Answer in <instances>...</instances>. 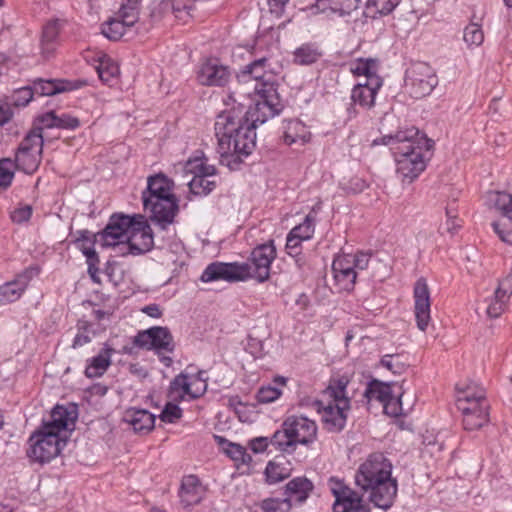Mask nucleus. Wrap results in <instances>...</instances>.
<instances>
[{"mask_svg": "<svg viewBox=\"0 0 512 512\" xmlns=\"http://www.w3.org/2000/svg\"><path fill=\"white\" fill-rule=\"evenodd\" d=\"M127 27L118 17L111 18L102 24V33L110 40L117 41L125 34Z\"/></svg>", "mask_w": 512, "mask_h": 512, "instance_id": "nucleus-44", "label": "nucleus"}, {"mask_svg": "<svg viewBox=\"0 0 512 512\" xmlns=\"http://www.w3.org/2000/svg\"><path fill=\"white\" fill-rule=\"evenodd\" d=\"M138 215L112 214L106 227L100 232V245L102 247H116L120 254V247L126 244L124 240H127V234H131L133 227H135Z\"/></svg>", "mask_w": 512, "mask_h": 512, "instance_id": "nucleus-6", "label": "nucleus"}, {"mask_svg": "<svg viewBox=\"0 0 512 512\" xmlns=\"http://www.w3.org/2000/svg\"><path fill=\"white\" fill-rule=\"evenodd\" d=\"M143 207L150 214V220L162 229L173 223L179 210L176 196L154 199L151 203L143 202Z\"/></svg>", "mask_w": 512, "mask_h": 512, "instance_id": "nucleus-14", "label": "nucleus"}, {"mask_svg": "<svg viewBox=\"0 0 512 512\" xmlns=\"http://www.w3.org/2000/svg\"><path fill=\"white\" fill-rule=\"evenodd\" d=\"M41 155L42 153L24 152L17 150L14 166L26 174H32L39 167L41 162Z\"/></svg>", "mask_w": 512, "mask_h": 512, "instance_id": "nucleus-35", "label": "nucleus"}, {"mask_svg": "<svg viewBox=\"0 0 512 512\" xmlns=\"http://www.w3.org/2000/svg\"><path fill=\"white\" fill-rule=\"evenodd\" d=\"M56 113L55 111H48L36 117L32 128H40V134L43 129L55 128Z\"/></svg>", "mask_w": 512, "mask_h": 512, "instance_id": "nucleus-59", "label": "nucleus"}, {"mask_svg": "<svg viewBox=\"0 0 512 512\" xmlns=\"http://www.w3.org/2000/svg\"><path fill=\"white\" fill-rule=\"evenodd\" d=\"M190 386H193L190 378L181 373L170 382L169 396L174 400L177 398L183 399L187 394H191Z\"/></svg>", "mask_w": 512, "mask_h": 512, "instance_id": "nucleus-38", "label": "nucleus"}, {"mask_svg": "<svg viewBox=\"0 0 512 512\" xmlns=\"http://www.w3.org/2000/svg\"><path fill=\"white\" fill-rule=\"evenodd\" d=\"M494 196L495 207L501 211L503 216L512 221V194L496 192Z\"/></svg>", "mask_w": 512, "mask_h": 512, "instance_id": "nucleus-53", "label": "nucleus"}, {"mask_svg": "<svg viewBox=\"0 0 512 512\" xmlns=\"http://www.w3.org/2000/svg\"><path fill=\"white\" fill-rule=\"evenodd\" d=\"M380 363L383 367L387 368L394 374H401L408 367L407 364L400 361L399 355H390V354L384 355L381 358Z\"/></svg>", "mask_w": 512, "mask_h": 512, "instance_id": "nucleus-56", "label": "nucleus"}, {"mask_svg": "<svg viewBox=\"0 0 512 512\" xmlns=\"http://www.w3.org/2000/svg\"><path fill=\"white\" fill-rule=\"evenodd\" d=\"M35 96L32 84L22 87L14 92L13 103L15 106H26Z\"/></svg>", "mask_w": 512, "mask_h": 512, "instance_id": "nucleus-58", "label": "nucleus"}, {"mask_svg": "<svg viewBox=\"0 0 512 512\" xmlns=\"http://www.w3.org/2000/svg\"><path fill=\"white\" fill-rule=\"evenodd\" d=\"M351 72L355 76H365L366 80L364 82H369L374 77H379L377 75V62L374 59H358L352 66Z\"/></svg>", "mask_w": 512, "mask_h": 512, "instance_id": "nucleus-39", "label": "nucleus"}, {"mask_svg": "<svg viewBox=\"0 0 512 512\" xmlns=\"http://www.w3.org/2000/svg\"><path fill=\"white\" fill-rule=\"evenodd\" d=\"M231 77L227 66L222 65L217 59H209L202 64L198 72V80L205 86H225Z\"/></svg>", "mask_w": 512, "mask_h": 512, "instance_id": "nucleus-18", "label": "nucleus"}, {"mask_svg": "<svg viewBox=\"0 0 512 512\" xmlns=\"http://www.w3.org/2000/svg\"><path fill=\"white\" fill-rule=\"evenodd\" d=\"M155 415L146 409L131 407L123 415V422L137 434H147L155 426Z\"/></svg>", "mask_w": 512, "mask_h": 512, "instance_id": "nucleus-24", "label": "nucleus"}, {"mask_svg": "<svg viewBox=\"0 0 512 512\" xmlns=\"http://www.w3.org/2000/svg\"><path fill=\"white\" fill-rule=\"evenodd\" d=\"M267 67L268 59L266 57L256 59L244 67V69L238 75V79L239 81L244 82H254V87L256 84H260L262 82H270L269 80L265 79L267 74Z\"/></svg>", "mask_w": 512, "mask_h": 512, "instance_id": "nucleus-27", "label": "nucleus"}, {"mask_svg": "<svg viewBox=\"0 0 512 512\" xmlns=\"http://www.w3.org/2000/svg\"><path fill=\"white\" fill-rule=\"evenodd\" d=\"M286 423L295 440V446L299 444L310 446L317 440L318 426L315 421L303 415H291L286 418Z\"/></svg>", "mask_w": 512, "mask_h": 512, "instance_id": "nucleus-16", "label": "nucleus"}, {"mask_svg": "<svg viewBox=\"0 0 512 512\" xmlns=\"http://www.w3.org/2000/svg\"><path fill=\"white\" fill-rule=\"evenodd\" d=\"M97 73H98L100 80L103 83L109 84L117 75L118 67L113 64L110 65V64L101 62L100 65L97 67Z\"/></svg>", "mask_w": 512, "mask_h": 512, "instance_id": "nucleus-64", "label": "nucleus"}, {"mask_svg": "<svg viewBox=\"0 0 512 512\" xmlns=\"http://www.w3.org/2000/svg\"><path fill=\"white\" fill-rule=\"evenodd\" d=\"M384 412L392 417H398L402 414V402L401 395L395 397L393 393L391 397L387 399L383 404Z\"/></svg>", "mask_w": 512, "mask_h": 512, "instance_id": "nucleus-62", "label": "nucleus"}, {"mask_svg": "<svg viewBox=\"0 0 512 512\" xmlns=\"http://www.w3.org/2000/svg\"><path fill=\"white\" fill-rule=\"evenodd\" d=\"M63 24L64 21L52 19L42 27L40 49L44 58L49 59L55 54L61 42L60 32L63 28Z\"/></svg>", "mask_w": 512, "mask_h": 512, "instance_id": "nucleus-20", "label": "nucleus"}, {"mask_svg": "<svg viewBox=\"0 0 512 512\" xmlns=\"http://www.w3.org/2000/svg\"><path fill=\"white\" fill-rule=\"evenodd\" d=\"M414 298V313L417 327L421 331H426L430 320V291L427 281L424 277H420L414 284L413 289Z\"/></svg>", "mask_w": 512, "mask_h": 512, "instance_id": "nucleus-15", "label": "nucleus"}, {"mask_svg": "<svg viewBox=\"0 0 512 512\" xmlns=\"http://www.w3.org/2000/svg\"><path fill=\"white\" fill-rule=\"evenodd\" d=\"M433 146V140L419 134L393 148L396 173L403 182H413L425 170Z\"/></svg>", "mask_w": 512, "mask_h": 512, "instance_id": "nucleus-4", "label": "nucleus"}, {"mask_svg": "<svg viewBox=\"0 0 512 512\" xmlns=\"http://www.w3.org/2000/svg\"><path fill=\"white\" fill-rule=\"evenodd\" d=\"M437 83V76L427 63H414L406 71L405 85L414 98L418 99L429 95Z\"/></svg>", "mask_w": 512, "mask_h": 512, "instance_id": "nucleus-8", "label": "nucleus"}, {"mask_svg": "<svg viewBox=\"0 0 512 512\" xmlns=\"http://www.w3.org/2000/svg\"><path fill=\"white\" fill-rule=\"evenodd\" d=\"M463 415V426L465 430L473 431L483 427L488 422V412L467 413Z\"/></svg>", "mask_w": 512, "mask_h": 512, "instance_id": "nucleus-48", "label": "nucleus"}, {"mask_svg": "<svg viewBox=\"0 0 512 512\" xmlns=\"http://www.w3.org/2000/svg\"><path fill=\"white\" fill-rule=\"evenodd\" d=\"M348 384L349 380L345 376L337 379L333 378L330 380L325 392L333 399L334 403H340L346 407L351 406L350 397L346 391Z\"/></svg>", "mask_w": 512, "mask_h": 512, "instance_id": "nucleus-32", "label": "nucleus"}, {"mask_svg": "<svg viewBox=\"0 0 512 512\" xmlns=\"http://www.w3.org/2000/svg\"><path fill=\"white\" fill-rule=\"evenodd\" d=\"M173 187L174 182L163 173L149 176L147 187L142 192V201L151 203L154 199L161 200L165 197H175L172 193Z\"/></svg>", "mask_w": 512, "mask_h": 512, "instance_id": "nucleus-21", "label": "nucleus"}, {"mask_svg": "<svg viewBox=\"0 0 512 512\" xmlns=\"http://www.w3.org/2000/svg\"><path fill=\"white\" fill-rule=\"evenodd\" d=\"M221 441L226 443L223 447L225 454L236 463L250 464L252 462V456L247 453L246 448L240 444L229 442L221 437H218Z\"/></svg>", "mask_w": 512, "mask_h": 512, "instance_id": "nucleus-41", "label": "nucleus"}, {"mask_svg": "<svg viewBox=\"0 0 512 512\" xmlns=\"http://www.w3.org/2000/svg\"><path fill=\"white\" fill-rule=\"evenodd\" d=\"M392 464L383 453L375 452L360 464L355 483L365 492L375 507L389 509L397 496V480L392 478Z\"/></svg>", "mask_w": 512, "mask_h": 512, "instance_id": "nucleus-1", "label": "nucleus"}, {"mask_svg": "<svg viewBox=\"0 0 512 512\" xmlns=\"http://www.w3.org/2000/svg\"><path fill=\"white\" fill-rule=\"evenodd\" d=\"M315 221V216L309 213L306 215L304 221L291 229L288 234L302 242L309 240L313 237L315 231Z\"/></svg>", "mask_w": 512, "mask_h": 512, "instance_id": "nucleus-42", "label": "nucleus"}, {"mask_svg": "<svg viewBox=\"0 0 512 512\" xmlns=\"http://www.w3.org/2000/svg\"><path fill=\"white\" fill-rule=\"evenodd\" d=\"M191 166L190 170L194 173V176L209 177L216 173V168L213 165L205 163L203 160H195L189 162Z\"/></svg>", "mask_w": 512, "mask_h": 512, "instance_id": "nucleus-60", "label": "nucleus"}, {"mask_svg": "<svg viewBox=\"0 0 512 512\" xmlns=\"http://www.w3.org/2000/svg\"><path fill=\"white\" fill-rule=\"evenodd\" d=\"M32 213L31 205H19L10 212V219L15 224H23L30 220Z\"/></svg>", "mask_w": 512, "mask_h": 512, "instance_id": "nucleus-57", "label": "nucleus"}, {"mask_svg": "<svg viewBox=\"0 0 512 512\" xmlns=\"http://www.w3.org/2000/svg\"><path fill=\"white\" fill-rule=\"evenodd\" d=\"M333 276L340 290L349 292L354 289L357 279V272L354 268L334 273Z\"/></svg>", "mask_w": 512, "mask_h": 512, "instance_id": "nucleus-47", "label": "nucleus"}, {"mask_svg": "<svg viewBox=\"0 0 512 512\" xmlns=\"http://www.w3.org/2000/svg\"><path fill=\"white\" fill-rule=\"evenodd\" d=\"M314 490V484L305 476L291 479L284 487L283 496L293 505H302L310 497Z\"/></svg>", "mask_w": 512, "mask_h": 512, "instance_id": "nucleus-22", "label": "nucleus"}, {"mask_svg": "<svg viewBox=\"0 0 512 512\" xmlns=\"http://www.w3.org/2000/svg\"><path fill=\"white\" fill-rule=\"evenodd\" d=\"M133 344L146 350H154L158 355L161 351L172 353L175 349L174 338L167 327L154 326L139 331L133 339Z\"/></svg>", "mask_w": 512, "mask_h": 512, "instance_id": "nucleus-9", "label": "nucleus"}, {"mask_svg": "<svg viewBox=\"0 0 512 512\" xmlns=\"http://www.w3.org/2000/svg\"><path fill=\"white\" fill-rule=\"evenodd\" d=\"M80 126V120L77 117L71 116L68 113L56 114L55 128L75 130Z\"/></svg>", "mask_w": 512, "mask_h": 512, "instance_id": "nucleus-61", "label": "nucleus"}, {"mask_svg": "<svg viewBox=\"0 0 512 512\" xmlns=\"http://www.w3.org/2000/svg\"><path fill=\"white\" fill-rule=\"evenodd\" d=\"M313 408L322 414L324 428L331 433H340L344 430L347 421V413L351 406L346 407L340 403L324 405L320 400H314Z\"/></svg>", "mask_w": 512, "mask_h": 512, "instance_id": "nucleus-13", "label": "nucleus"}, {"mask_svg": "<svg viewBox=\"0 0 512 512\" xmlns=\"http://www.w3.org/2000/svg\"><path fill=\"white\" fill-rule=\"evenodd\" d=\"M43 142V135L40 134V128H32L23 138L17 150L42 153Z\"/></svg>", "mask_w": 512, "mask_h": 512, "instance_id": "nucleus-37", "label": "nucleus"}, {"mask_svg": "<svg viewBox=\"0 0 512 512\" xmlns=\"http://www.w3.org/2000/svg\"><path fill=\"white\" fill-rule=\"evenodd\" d=\"M456 405L462 414L478 413V411L488 412V403L486 398L483 399V401L472 399L469 402H465L463 399H456Z\"/></svg>", "mask_w": 512, "mask_h": 512, "instance_id": "nucleus-51", "label": "nucleus"}, {"mask_svg": "<svg viewBox=\"0 0 512 512\" xmlns=\"http://www.w3.org/2000/svg\"><path fill=\"white\" fill-rule=\"evenodd\" d=\"M402 0H367L364 14L366 17L377 19L391 14Z\"/></svg>", "mask_w": 512, "mask_h": 512, "instance_id": "nucleus-30", "label": "nucleus"}, {"mask_svg": "<svg viewBox=\"0 0 512 512\" xmlns=\"http://www.w3.org/2000/svg\"><path fill=\"white\" fill-rule=\"evenodd\" d=\"M419 135V130L415 128L407 129L405 131H398L394 135H384L379 139H375L373 141L374 145H387L390 146L391 151L393 152V148L395 146H400V144L410 140Z\"/></svg>", "mask_w": 512, "mask_h": 512, "instance_id": "nucleus-36", "label": "nucleus"}, {"mask_svg": "<svg viewBox=\"0 0 512 512\" xmlns=\"http://www.w3.org/2000/svg\"><path fill=\"white\" fill-rule=\"evenodd\" d=\"M463 39L470 46H479L484 40V34L481 27L476 23L469 24L464 29Z\"/></svg>", "mask_w": 512, "mask_h": 512, "instance_id": "nucleus-54", "label": "nucleus"}, {"mask_svg": "<svg viewBox=\"0 0 512 512\" xmlns=\"http://www.w3.org/2000/svg\"><path fill=\"white\" fill-rule=\"evenodd\" d=\"M276 258L274 240L257 245L251 252L247 262L240 263L248 268L245 276L247 279H255L259 283L267 281L270 277L271 264Z\"/></svg>", "mask_w": 512, "mask_h": 512, "instance_id": "nucleus-7", "label": "nucleus"}, {"mask_svg": "<svg viewBox=\"0 0 512 512\" xmlns=\"http://www.w3.org/2000/svg\"><path fill=\"white\" fill-rule=\"evenodd\" d=\"M114 353V349L108 344H105L100 352L87 360L85 368V376L88 378L101 377L107 371L111 365V356Z\"/></svg>", "mask_w": 512, "mask_h": 512, "instance_id": "nucleus-25", "label": "nucleus"}, {"mask_svg": "<svg viewBox=\"0 0 512 512\" xmlns=\"http://www.w3.org/2000/svg\"><path fill=\"white\" fill-rule=\"evenodd\" d=\"M188 185L190 192L197 196H206L216 188L215 181L201 176H193Z\"/></svg>", "mask_w": 512, "mask_h": 512, "instance_id": "nucleus-43", "label": "nucleus"}, {"mask_svg": "<svg viewBox=\"0 0 512 512\" xmlns=\"http://www.w3.org/2000/svg\"><path fill=\"white\" fill-rule=\"evenodd\" d=\"M248 268L239 262H212L203 271L200 279L202 282L223 280L226 282L245 281Z\"/></svg>", "mask_w": 512, "mask_h": 512, "instance_id": "nucleus-12", "label": "nucleus"}, {"mask_svg": "<svg viewBox=\"0 0 512 512\" xmlns=\"http://www.w3.org/2000/svg\"><path fill=\"white\" fill-rule=\"evenodd\" d=\"M329 483L335 497L333 512H370V508L363 504L362 496L342 480L331 478Z\"/></svg>", "mask_w": 512, "mask_h": 512, "instance_id": "nucleus-11", "label": "nucleus"}, {"mask_svg": "<svg viewBox=\"0 0 512 512\" xmlns=\"http://www.w3.org/2000/svg\"><path fill=\"white\" fill-rule=\"evenodd\" d=\"M392 388L388 383H383L377 379H373L368 382L363 396L367 399V402L376 400L383 404L387 399L391 397Z\"/></svg>", "mask_w": 512, "mask_h": 512, "instance_id": "nucleus-33", "label": "nucleus"}, {"mask_svg": "<svg viewBox=\"0 0 512 512\" xmlns=\"http://www.w3.org/2000/svg\"><path fill=\"white\" fill-rule=\"evenodd\" d=\"M287 379L283 376H277L273 379V385L262 386L256 393V399L259 403L268 404L277 400L282 391L280 387L285 386Z\"/></svg>", "mask_w": 512, "mask_h": 512, "instance_id": "nucleus-34", "label": "nucleus"}, {"mask_svg": "<svg viewBox=\"0 0 512 512\" xmlns=\"http://www.w3.org/2000/svg\"><path fill=\"white\" fill-rule=\"evenodd\" d=\"M457 399H463L465 402H469L472 399L483 401L485 399V392L482 388L476 385H467L461 387L459 384L456 386Z\"/></svg>", "mask_w": 512, "mask_h": 512, "instance_id": "nucleus-49", "label": "nucleus"}, {"mask_svg": "<svg viewBox=\"0 0 512 512\" xmlns=\"http://www.w3.org/2000/svg\"><path fill=\"white\" fill-rule=\"evenodd\" d=\"M309 139L306 126L299 120H289L285 126L283 141L287 145L300 142L304 144Z\"/></svg>", "mask_w": 512, "mask_h": 512, "instance_id": "nucleus-31", "label": "nucleus"}, {"mask_svg": "<svg viewBox=\"0 0 512 512\" xmlns=\"http://www.w3.org/2000/svg\"><path fill=\"white\" fill-rule=\"evenodd\" d=\"M78 417L77 407L71 405L69 407L63 405H56L50 414V419L44 421L39 427L45 431H50L58 434L62 431H72Z\"/></svg>", "mask_w": 512, "mask_h": 512, "instance_id": "nucleus-17", "label": "nucleus"}, {"mask_svg": "<svg viewBox=\"0 0 512 512\" xmlns=\"http://www.w3.org/2000/svg\"><path fill=\"white\" fill-rule=\"evenodd\" d=\"M382 84L381 77H374L369 82H359L351 91V101L364 109H371L375 105V98Z\"/></svg>", "mask_w": 512, "mask_h": 512, "instance_id": "nucleus-19", "label": "nucleus"}, {"mask_svg": "<svg viewBox=\"0 0 512 512\" xmlns=\"http://www.w3.org/2000/svg\"><path fill=\"white\" fill-rule=\"evenodd\" d=\"M14 161L9 158L0 160V189H7L14 178Z\"/></svg>", "mask_w": 512, "mask_h": 512, "instance_id": "nucleus-50", "label": "nucleus"}, {"mask_svg": "<svg viewBox=\"0 0 512 512\" xmlns=\"http://www.w3.org/2000/svg\"><path fill=\"white\" fill-rule=\"evenodd\" d=\"M201 372H199L197 375L190 378V382L193 383V386H190L191 394H187L192 399H197L201 397L207 389V383L205 380L201 377Z\"/></svg>", "mask_w": 512, "mask_h": 512, "instance_id": "nucleus-63", "label": "nucleus"}, {"mask_svg": "<svg viewBox=\"0 0 512 512\" xmlns=\"http://www.w3.org/2000/svg\"><path fill=\"white\" fill-rule=\"evenodd\" d=\"M286 425L287 423L285 419L281 424V428L276 430L269 438L270 445L282 453L293 454L297 448L295 446V440L292 437L291 431H289V427Z\"/></svg>", "mask_w": 512, "mask_h": 512, "instance_id": "nucleus-29", "label": "nucleus"}, {"mask_svg": "<svg viewBox=\"0 0 512 512\" xmlns=\"http://www.w3.org/2000/svg\"><path fill=\"white\" fill-rule=\"evenodd\" d=\"M183 415L182 409L179 405L168 402L164 406L159 418L165 423H176Z\"/></svg>", "mask_w": 512, "mask_h": 512, "instance_id": "nucleus-55", "label": "nucleus"}, {"mask_svg": "<svg viewBox=\"0 0 512 512\" xmlns=\"http://www.w3.org/2000/svg\"><path fill=\"white\" fill-rule=\"evenodd\" d=\"M255 94L260 97L254 107L244 108L246 133L243 150H253L256 145V128L259 124L265 123L269 118L280 114L284 105L277 92L274 82H262L253 87Z\"/></svg>", "mask_w": 512, "mask_h": 512, "instance_id": "nucleus-3", "label": "nucleus"}, {"mask_svg": "<svg viewBox=\"0 0 512 512\" xmlns=\"http://www.w3.org/2000/svg\"><path fill=\"white\" fill-rule=\"evenodd\" d=\"M263 512H290L291 504L288 499L279 497H270L263 499L259 504Z\"/></svg>", "mask_w": 512, "mask_h": 512, "instance_id": "nucleus-46", "label": "nucleus"}, {"mask_svg": "<svg viewBox=\"0 0 512 512\" xmlns=\"http://www.w3.org/2000/svg\"><path fill=\"white\" fill-rule=\"evenodd\" d=\"M205 496V489L196 475L184 476L179 489L180 502L188 508L199 504Z\"/></svg>", "mask_w": 512, "mask_h": 512, "instance_id": "nucleus-23", "label": "nucleus"}, {"mask_svg": "<svg viewBox=\"0 0 512 512\" xmlns=\"http://www.w3.org/2000/svg\"><path fill=\"white\" fill-rule=\"evenodd\" d=\"M321 56L316 48L311 45H302L294 52L295 62L301 65H310L315 63Z\"/></svg>", "mask_w": 512, "mask_h": 512, "instance_id": "nucleus-45", "label": "nucleus"}, {"mask_svg": "<svg viewBox=\"0 0 512 512\" xmlns=\"http://www.w3.org/2000/svg\"><path fill=\"white\" fill-rule=\"evenodd\" d=\"M26 273L18 275L14 280L0 286V304L12 303L18 300L28 285Z\"/></svg>", "mask_w": 512, "mask_h": 512, "instance_id": "nucleus-26", "label": "nucleus"}, {"mask_svg": "<svg viewBox=\"0 0 512 512\" xmlns=\"http://www.w3.org/2000/svg\"><path fill=\"white\" fill-rule=\"evenodd\" d=\"M244 105H233L221 111L215 119L214 130L217 138V153L221 158L248 156L253 150H243L245 144L246 123Z\"/></svg>", "mask_w": 512, "mask_h": 512, "instance_id": "nucleus-2", "label": "nucleus"}, {"mask_svg": "<svg viewBox=\"0 0 512 512\" xmlns=\"http://www.w3.org/2000/svg\"><path fill=\"white\" fill-rule=\"evenodd\" d=\"M117 17L127 28L133 27L139 20L137 1L127 0L126 3L122 4Z\"/></svg>", "mask_w": 512, "mask_h": 512, "instance_id": "nucleus-40", "label": "nucleus"}, {"mask_svg": "<svg viewBox=\"0 0 512 512\" xmlns=\"http://www.w3.org/2000/svg\"><path fill=\"white\" fill-rule=\"evenodd\" d=\"M32 87L37 96H52L72 90L71 83L65 80H50L38 78L32 81Z\"/></svg>", "mask_w": 512, "mask_h": 512, "instance_id": "nucleus-28", "label": "nucleus"}, {"mask_svg": "<svg viewBox=\"0 0 512 512\" xmlns=\"http://www.w3.org/2000/svg\"><path fill=\"white\" fill-rule=\"evenodd\" d=\"M266 481L269 484H276L288 478L286 469L272 461H269L265 469Z\"/></svg>", "mask_w": 512, "mask_h": 512, "instance_id": "nucleus-52", "label": "nucleus"}, {"mask_svg": "<svg viewBox=\"0 0 512 512\" xmlns=\"http://www.w3.org/2000/svg\"><path fill=\"white\" fill-rule=\"evenodd\" d=\"M27 456L34 462L48 463L58 456L66 445V440L58 434L41 428L31 434L28 440Z\"/></svg>", "mask_w": 512, "mask_h": 512, "instance_id": "nucleus-5", "label": "nucleus"}, {"mask_svg": "<svg viewBox=\"0 0 512 512\" xmlns=\"http://www.w3.org/2000/svg\"><path fill=\"white\" fill-rule=\"evenodd\" d=\"M138 221L133 227L126 244L120 247V255H141L149 252L154 246L153 231L143 215L137 216Z\"/></svg>", "mask_w": 512, "mask_h": 512, "instance_id": "nucleus-10", "label": "nucleus"}]
</instances>
